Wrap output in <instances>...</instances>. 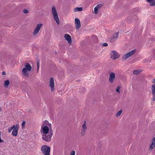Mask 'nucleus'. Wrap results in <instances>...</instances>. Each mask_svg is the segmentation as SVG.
<instances>
[{
	"label": "nucleus",
	"instance_id": "nucleus-1",
	"mask_svg": "<svg viewBox=\"0 0 155 155\" xmlns=\"http://www.w3.org/2000/svg\"><path fill=\"white\" fill-rule=\"evenodd\" d=\"M49 130L50 132H51V130L52 131L51 124L48 121L45 120L41 125L40 130L41 134H48Z\"/></svg>",
	"mask_w": 155,
	"mask_h": 155
},
{
	"label": "nucleus",
	"instance_id": "nucleus-2",
	"mask_svg": "<svg viewBox=\"0 0 155 155\" xmlns=\"http://www.w3.org/2000/svg\"><path fill=\"white\" fill-rule=\"evenodd\" d=\"M31 67L29 63H26L25 68H23L22 70L23 74L25 76L28 77L29 75L28 71H31Z\"/></svg>",
	"mask_w": 155,
	"mask_h": 155
},
{
	"label": "nucleus",
	"instance_id": "nucleus-3",
	"mask_svg": "<svg viewBox=\"0 0 155 155\" xmlns=\"http://www.w3.org/2000/svg\"><path fill=\"white\" fill-rule=\"evenodd\" d=\"M41 150L44 155H50L51 148L47 145H43L41 147Z\"/></svg>",
	"mask_w": 155,
	"mask_h": 155
},
{
	"label": "nucleus",
	"instance_id": "nucleus-4",
	"mask_svg": "<svg viewBox=\"0 0 155 155\" xmlns=\"http://www.w3.org/2000/svg\"><path fill=\"white\" fill-rule=\"evenodd\" d=\"M42 138L43 140L47 142H50L51 140V137L53 135L52 132H50V134H41Z\"/></svg>",
	"mask_w": 155,
	"mask_h": 155
},
{
	"label": "nucleus",
	"instance_id": "nucleus-5",
	"mask_svg": "<svg viewBox=\"0 0 155 155\" xmlns=\"http://www.w3.org/2000/svg\"><path fill=\"white\" fill-rule=\"evenodd\" d=\"M136 52L135 50H133L124 54L122 57L123 60H126L132 55Z\"/></svg>",
	"mask_w": 155,
	"mask_h": 155
},
{
	"label": "nucleus",
	"instance_id": "nucleus-6",
	"mask_svg": "<svg viewBox=\"0 0 155 155\" xmlns=\"http://www.w3.org/2000/svg\"><path fill=\"white\" fill-rule=\"evenodd\" d=\"M42 26V24L41 23H39L37 25L33 32L34 36L35 35L38 33Z\"/></svg>",
	"mask_w": 155,
	"mask_h": 155
},
{
	"label": "nucleus",
	"instance_id": "nucleus-7",
	"mask_svg": "<svg viewBox=\"0 0 155 155\" xmlns=\"http://www.w3.org/2000/svg\"><path fill=\"white\" fill-rule=\"evenodd\" d=\"M13 127L12 134L13 136H17L18 133L19 125L18 124H16L15 125H13Z\"/></svg>",
	"mask_w": 155,
	"mask_h": 155
},
{
	"label": "nucleus",
	"instance_id": "nucleus-8",
	"mask_svg": "<svg viewBox=\"0 0 155 155\" xmlns=\"http://www.w3.org/2000/svg\"><path fill=\"white\" fill-rule=\"evenodd\" d=\"M87 128L86 125V122L84 121L82 126V129L81 130V136L84 135L87 130Z\"/></svg>",
	"mask_w": 155,
	"mask_h": 155
},
{
	"label": "nucleus",
	"instance_id": "nucleus-9",
	"mask_svg": "<svg viewBox=\"0 0 155 155\" xmlns=\"http://www.w3.org/2000/svg\"><path fill=\"white\" fill-rule=\"evenodd\" d=\"M119 57V54L115 51H112L110 52V58L113 60H115Z\"/></svg>",
	"mask_w": 155,
	"mask_h": 155
},
{
	"label": "nucleus",
	"instance_id": "nucleus-10",
	"mask_svg": "<svg viewBox=\"0 0 155 155\" xmlns=\"http://www.w3.org/2000/svg\"><path fill=\"white\" fill-rule=\"evenodd\" d=\"M52 13L54 19L58 25L60 23V21L56 10H52Z\"/></svg>",
	"mask_w": 155,
	"mask_h": 155
},
{
	"label": "nucleus",
	"instance_id": "nucleus-11",
	"mask_svg": "<svg viewBox=\"0 0 155 155\" xmlns=\"http://www.w3.org/2000/svg\"><path fill=\"white\" fill-rule=\"evenodd\" d=\"M115 79V74L114 72H110L109 74V81L111 83H113Z\"/></svg>",
	"mask_w": 155,
	"mask_h": 155
},
{
	"label": "nucleus",
	"instance_id": "nucleus-12",
	"mask_svg": "<svg viewBox=\"0 0 155 155\" xmlns=\"http://www.w3.org/2000/svg\"><path fill=\"white\" fill-rule=\"evenodd\" d=\"M49 86L51 91L53 92L54 90V79L52 78H51L50 80Z\"/></svg>",
	"mask_w": 155,
	"mask_h": 155
},
{
	"label": "nucleus",
	"instance_id": "nucleus-13",
	"mask_svg": "<svg viewBox=\"0 0 155 155\" xmlns=\"http://www.w3.org/2000/svg\"><path fill=\"white\" fill-rule=\"evenodd\" d=\"M75 27L77 29H78L81 27V23L80 20L77 18L75 19Z\"/></svg>",
	"mask_w": 155,
	"mask_h": 155
},
{
	"label": "nucleus",
	"instance_id": "nucleus-14",
	"mask_svg": "<svg viewBox=\"0 0 155 155\" xmlns=\"http://www.w3.org/2000/svg\"><path fill=\"white\" fill-rule=\"evenodd\" d=\"M64 37L68 43L69 44H71L72 43V40L71 36L68 34H65L64 35Z\"/></svg>",
	"mask_w": 155,
	"mask_h": 155
},
{
	"label": "nucleus",
	"instance_id": "nucleus-15",
	"mask_svg": "<svg viewBox=\"0 0 155 155\" xmlns=\"http://www.w3.org/2000/svg\"><path fill=\"white\" fill-rule=\"evenodd\" d=\"M155 147V137L153 138L152 140L151 144L150 145L149 148L150 150H152Z\"/></svg>",
	"mask_w": 155,
	"mask_h": 155
},
{
	"label": "nucleus",
	"instance_id": "nucleus-16",
	"mask_svg": "<svg viewBox=\"0 0 155 155\" xmlns=\"http://www.w3.org/2000/svg\"><path fill=\"white\" fill-rule=\"evenodd\" d=\"M142 70L140 69H137V70H134V71L133 73L134 74L137 75V74H139L140 73V72H142Z\"/></svg>",
	"mask_w": 155,
	"mask_h": 155
},
{
	"label": "nucleus",
	"instance_id": "nucleus-17",
	"mask_svg": "<svg viewBox=\"0 0 155 155\" xmlns=\"http://www.w3.org/2000/svg\"><path fill=\"white\" fill-rule=\"evenodd\" d=\"M150 2V5L151 6H155V0H147Z\"/></svg>",
	"mask_w": 155,
	"mask_h": 155
},
{
	"label": "nucleus",
	"instance_id": "nucleus-18",
	"mask_svg": "<svg viewBox=\"0 0 155 155\" xmlns=\"http://www.w3.org/2000/svg\"><path fill=\"white\" fill-rule=\"evenodd\" d=\"M103 5V4H98L97 6L94 8V10H98L101 7H102Z\"/></svg>",
	"mask_w": 155,
	"mask_h": 155
},
{
	"label": "nucleus",
	"instance_id": "nucleus-19",
	"mask_svg": "<svg viewBox=\"0 0 155 155\" xmlns=\"http://www.w3.org/2000/svg\"><path fill=\"white\" fill-rule=\"evenodd\" d=\"M118 35L119 32H117L116 33L114 34L113 37L112 38L113 39H117L118 37Z\"/></svg>",
	"mask_w": 155,
	"mask_h": 155
},
{
	"label": "nucleus",
	"instance_id": "nucleus-20",
	"mask_svg": "<svg viewBox=\"0 0 155 155\" xmlns=\"http://www.w3.org/2000/svg\"><path fill=\"white\" fill-rule=\"evenodd\" d=\"M9 84V81L8 80L5 81L4 83V86L5 87H8Z\"/></svg>",
	"mask_w": 155,
	"mask_h": 155
},
{
	"label": "nucleus",
	"instance_id": "nucleus-21",
	"mask_svg": "<svg viewBox=\"0 0 155 155\" xmlns=\"http://www.w3.org/2000/svg\"><path fill=\"white\" fill-rule=\"evenodd\" d=\"M152 93H155V84H153L151 87Z\"/></svg>",
	"mask_w": 155,
	"mask_h": 155
},
{
	"label": "nucleus",
	"instance_id": "nucleus-22",
	"mask_svg": "<svg viewBox=\"0 0 155 155\" xmlns=\"http://www.w3.org/2000/svg\"><path fill=\"white\" fill-rule=\"evenodd\" d=\"M122 112V110H120L117 114L116 116L118 117L121 114Z\"/></svg>",
	"mask_w": 155,
	"mask_h": 155
},
{
	"label": "nucleus",
	"instance_id": "nucleus-23",
	"mask_svg": "<svg viewBox=\"0 0 155 155\" xmlns=\"http://www.w3.org/2000/svg\"><path fill=\"white\" fill-rule=\"evenodd\" d=\"M120 88H121V87L120 86H118L117 87V88L116 89V91L118 93H120Z\"/></svg>",
	"mask_w": 155,
	"mask_h": 155
},
{
	"label": "nucleus",
	"instance_id": "nucleus-24",
	"mask_svg": "<svg viewBox=\"0 0 155 155\" xmlns=\"http://www.w3.org/2000/svg\"><path fill=\"white\" fill-rule=\"evenodd\" d=\"M92 39L94 40L95 42H96L97 41V37L94 35H93L92 36Z\"/></svg>",
	"mask_w": 155,
	"mask_h": 155
},
{
	"label": "nucleus",
	"instance_id": "nucleus-25",
	"mask_svg": "<svg viewBox=\"0 0 155 155\" xmlns=\"http://www.w3.org/2000/svg\"><path fill=\"white\" fill-rule=\"evenodd\" d=\"M13 128V125L12 127H9L8 129V133H10L11 132V131H12V130Z\"/></svg>",
	"mask_w": 155,
	"mask_h": 155
},
{
	"label": "nucleus",
	"instance_id": "nucleus-26",
	"mask_svg": "<svg viewBox=\"0 0 155 155\" xmlns=\"http://www.w3.org/2000/svg\"><path fill=\"white\" fill-rule=\"evenodd\" d=\"M26 124V122L25 121H23L22 123L21 126L23 128H24V127H25V124Z\"/></svg>",
	"mask_w": 155,
	"mask_h": 155
},
{
	"label": "nucleus",
	"instance_id": "nucleus-27",
	"mask_svg": "<svg viewBox=\"0 0 155 155\" xmlns=\"http://www.w3.org/2000/svg\"><path fill=\"white\" fill-rule=\"evenodd\" d=\"M37 70L38 71V69L39 68V60H37Z\"/></svg>",
	"mask_w": 155,
	"mask_h": 155
},
{
	"label": "nucleus",
	"instance_id": "nucleus-28",
	"mask_svg": "<svg viewBox=\"0 0 155 155\" xmlns=\"http://www.w3.org/2000/svg\"><path fill=\"white\" fill-rule=\"evenodd\" d=\"M83 8L82 7H76L74 8V10H83Z\"/></svg>",
	"mask_w": 155,
	"mask_h": 155
},
{
	"label": "nucleus",
	"instance_id": "nucleus-29",
	"mask_svg": "<svg viewBox=\"0 0 155 155\" xmlns=\"http://www.w3.org/2000/svg\"><path fill=\"white\" fill-rule=\"evenodd\" d=\"M75 152L74 150H72L70 153V155H75Z\"/></svg>",
	"mask_w": 155,
	"mask_h": 155
},
{
	"label": "nucleus",
	"instance_id": "nucleus-30",
	"mask_svg": "<svg viewBox=\"0 0 155 155\" xmlns=\"http://www.w3.org/2000/svg\"><path fill=\"white\" fill-rule=\"evenodd\" d=\"M153 95V101H155V93H152Z\"/></svg>",
	"mask_w": 155,
	"mask_h": 155
},
{
	"label": "nucleus",
	"instance_id": "nucleus-31",
	"mask_svg": "<svg viewBox=\"0 0 155 155\" xmlns=\"http://www.w3.org/2000/svg\"><path fill=\"white\" fill-rule=\"evenodd\" d=\"M98 10H94V11H93V13L95 15L97 14L98 13Z\"/></svg>",
	"mask_w": 155,
	"mask_h": 155
},
{
	"label": "nucleus",
	"instance_id": "nucleus-32",
	"mask_svg": "<svg viewBox=\"0 0 155 155\" xmlns=\"http://www.w3.org/2000/svg\"><path fill=\"white\" fill-rule=\"evenodd\" d=\"M101 45L104 47H106L108 45V44L107 43H102Z\"/></svg>",
	"mask_w": 155,
	"mask_h": 155
},
{
	"label": "nucleus",
	"instance_id": "nucleus-33",
	"mask_svg": "<svg viewBox=\"0 0 155 155\" xmlns=\"http://www.w3.org/2000/svg\"><path fill=\"white\" fill-rule=\"evenodd\" d=\"M1 132H0V143H2L4 142V141L3 140H1Z\"/></svg>",
	"mask_w": 155,
	"mask_h": 155
},
{
	"label": "nucleus",
	"instance_id": "nucleus-34",
	"mask_svg": "<svg viewBox=\"0 0 155 155\" xmlns=\"http://www.w3.org/2000/svg\"><path fill=\"white\" fill-rule=\"evenodd\" d=\"M23 12L24 13L26 14L29 12L28 10H23Z\"/></svg>",
	"mask_w": 155,
	"mask_h": 155
},
{
	"label": "nucleus",
	"instance_id": "nucleus-35",
	"mask_svg": "<svg viewBox=\"0 0 155 155\" xmlns=\"http://www.w3.org/2000/svg\"><path fill=\"white\" fill-rule=\"evenodd\" d=\"M63 12L64 14H67L69 12V11L68 10H66V11H64Z\"/></svg>",
	"mask_w": 155,
	"mask_h": 155
},
{
	"label": "nucleus",
	"instance_id": "nucleus-36",
	"mask_svg": "<svg viewBox=\"0 0 155 155\" xmlns=\"http://www.w3.org/2000/svg\"><path fill=\"white\" fill-rule=\"evenodd\" d=\"M153 83H155V78L152 79L151 81Z\"/></svg>",
	"mask_w": 155,
	"mask_h": 155
},
{
	"label": "nucleus",
	"instance_id": "nucleus-37",
	"mask_svg": "<svg viewBox=\"0 0 155 155\" xmlns=\"http://www.w3.org/2000/svg\"><path fill=\"white\" fill-rule=\"evenodd\" d=\"M51 10H56L54 6L52 7Z\"/></svg>",
	"mask_w": 155,
	"mask_h": 155
},
{
	"label": "nucleus",
	"instance_id": "nucleus-38",
	"mask_svg": "<svg viewBox=\"0 0 155 155\" xmlns=\"http://www.w3.org/2000/svg\"><path fill=\"white\" fill-rule=\"evenodd\" d=\"M6 73H5V72L4 71H3L2 72V75H5V74Z\"/></svg>",
	"mask_w": 155,
	"mask_h": 155
},
{
	"label": "nucleus",
	"instance_id": "nucleus-39",
	"mask_svg": "<svg viewBox=\"0 0 155 155\" xmlns=\"http://www.w3.org/2000/svg\"><path fill=\"white\" fill-rule=\"evenodd\" d=\"M81 11V10H74L75 12H76L77 11Z\"/></svg>",
	"mask_w": 155,
	"mask_h": 155
},
{
	"label": "nucleus",
	"instance_id": "nucleus-40",
	"mask_svg": "<svg viewBox=\"0 0 155 155\" xmlns=\"http://www.w3.org/2000/svg\"><path fill=\"white\" fill-rule=\"evenodd\" d=\"M23 10H27V9H26V8H25V9H24Z\"/></svg>",
	"mask_w": 155,
	"mask_h": 155
}]
</instances>
